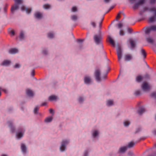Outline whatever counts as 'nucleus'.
I'll list each match as a JSON object with an SVG mask.
<instances>
[{"instance_id": "57", "label": "nucleus", "mask_w": 156, "mask_h": 156, "mask_svg": "<svg viewBox=\"0 0 156 156\" xmlns=\"http://www.w3.org/2000/svg\"><path fill=\"white\" fill-rule=\"evenodd\" d=\"M34 70H33L31 73V75L32 76H34Z\"/></svg>"}, {"instance_id": "45", "label": "nucleus", "mask_w": 156, "mask_h": 156, "mask_svg": "<svg viewBox=\"0 0 156 156\" xmlns=\"http://www.w3.org/2000/svg\"><path fill=\"white\" fill-rule=\"evenodd\" d=\"M122 13V12L120 11L119 13L118 14L116 17V20H118L117 19L119 18L120 17V14Z\"/></svg>"}, {"instance_id": "4", "label": "nucleus", "mask_w": 156, "mask_h": 156, "mask_svg": "<svg viewBox=\"0 0 156 156\" xmlns=\"http://www.w3.org/2000/svg\"><path fill=\"white\" fill-rule=\"evenodd\" d=\"M151 31H156V26L153 25L149 27H147L145 28V34H149Z\"/></svg>"}, {"instance_id": "60", "label": "nucleus", "mask_w": 156, "mask_h": 156, "mask_svg": "<svg viewBox=\"0 0 156 156\" xmlns=\"http://www.w3.org/2000/svg\"><path fill=\"white\" fill-rule=\"evenodd\" d=\"M77 41L78 42H82L83 41V40L81 39H78V40Z\"/></svg>"}, {"instance_id": "14", "label": "nucleus", "mask_w": 156, "mask_h": 156, "mask_svg": "<svg viewBox=\"0 0 156 156\" xmlns=\"http://www.w3.org/2000/svg\"><path fill=\"white\" fill-rule=\"evenodd\" d=\"M26 94L29 97H32L34 95L33 91L30 89H28L26 91Z\"/></svg>"}, {"instance_id": "2", "label": "nucleus", "mask_w": 156, "mask_h": 156, "mask_svg": "<svg viewBox=\"0 0 156 156\" xmlns=\"http://www.w3.org/2000/svg\"><path fill=\"white\" fill-rule=\"evenodd\" d=\"M93 38L94 42L97 44H101L102 43V37L100 34H96L94 35Z\"/></svg>"}, {"instance_id": "24", "label": "nucleus", "mask_w": 156, "mask_h": 156, "mask_svg": "<svg viewBox=\"0 0 156 156\" xmlns=\"http://www.w3.org/2000/svg\"><path fill=\"white\" fill-rule=\"evenodd\" d=\"M19 37L21 40L24 39V32L23 31H20Z\"/></svg>"}, {"instance_id": "18", "label": "nucleus", "mask_w": 156, "mask_h": 156, "mask_svg": "<svg viewBox=\"0 0 156 156\" xmlns=\"http://www.w3.org/2000/svg\"><path fill=\"white\" fill-rule=\"evenodd\" d=\"M21 148L22 151L23 153H26V152L27 147L24 144H21Z\"/></svg>"}, {"instance_id": "38", "label": "nucleus", "mask_w": 156, "mask_h": 156, "mask_svg": "<svg viewBox=\"0 0 156 156\" xmlns=\"http://www.w3.org/2000/svg\"><path fill=\"white\" fill-rule=\"evenodd\" d=\"M91 25L93 27L95 28L96 27V23L93 22V21H91L90 22V23Z\"/></svg>"}, {"instance_id": "5", "label": "nucleus", "mask_w": 156, "mask_h": 156, "mask_svg": "<svg viewBox=\"0 0 156 156\" xmlns=\"http://www.w3.org/2000/svg\"><path fill=\"white\" fill-rule=\"evenodd\" d=\"M69 140H63L60 148V150L62 151H64L66 149V145L69 143Z\"/></svg>"}, {"instance_id": "44", "label": "nucleus", "mask_w": 156, "mask_h": 156, "mask_svg": "<svg viewBox=\"0 0 156 156\" xmlns=\"http://www.w3.org/2000/svg\"><path fill=\"white\" fill-rule=\"evenodd\" d=\"M83 156H88V151L87 150H86L84 151Z\"/></svg>"}, {"instance_id": "32", "label": "nucleus", "mask_w": 156, "mask_h": 156, "mask_svg": "<svg viewBox=\"0 0 156 156\" xmlns=\"http://www.w3.org/2000/svg\"><path fill=\"white\" fill-rule=\"evenodd\" d=\"M39 107L38 106H36L34 109V112L35 114L37 113V111L38 110Z\"/></svg>"}, {"instance_id": "47", "label": "nucleus", "mask_w": 156, "mask_h": 156, "mask_svg": "<svg viewBox=\"0 0 156 156\" xmlns=\"http://www.w3.org/2000/svg\"><path fill=\"white\" fill-rule=\"evenodd\" d=\"M83 101V99L81 97H80L78 101L80 102H82Z\"/></svg>"}, {"instance_id": "1", "label": "nucleus", "mask_w": 156, "mask_h": 156, "mask_svg": "<svg viewBox=\"0 0 156 156\" xmlns=\"http://www.w3.org/2000/svg\"><path fill=\"white\" fill-rule=\"evenodd\" d=\"M148 10L149 11L151 12H154L155 16H152L150 17L149 19V21L150 22H152L156 21V9L154 8H152L150 9H148L147 8H144V10Z\"/></svg>"}, {"instance_id": "62", "label": "nucleus", "mask_w": 156, "mask_h": 156, "mask_svg": "<svg viewBox=\"0 0 156 156\" xmlns=\"http://www.w3.org/2000/svg\"><path fill=\"white\" fill-rule=\"evenodd\" d=\"M102 22H100L99 23V26L100 27L101 26V25Z\"/></svg>"}, {"instance_id": "53", "label": "nucleus", "mask_w": 156, "mask_h": 156, "mask_svg": "<svg viewBox=\"0 0 156 156\" xmlns=\"http://www.w3.org/2000/svg\"><path fill=\"white\" fill-rule=\"evenodd\" d=\"M128 32L129 33H131L132 32V30L130 28H128Z\"/></svg>"}, {"instance_id": "12", "label": "nucleus", "mask_w": 156, "mask_h": 156, "mask_svg": "<svg viewBox=\"0 0 156 156\" xmlns=\"http://www.w3.org/2000/svg\"><path fill=\"white\" fill-rule=\"evenodd\" d=\"M21 9L22 11H26L27 13L28 14L30 13L31 11V8H26L24 6H23L21 7Z\"/></svg>"}, {"instance_id": "19", "label": "nucleus", "mask_w": 156, "mask_h": 156, "mask_svg": "<svg viewBox=\"0 0 156 156\" xmlns=\"http://www.w3.org/2000/svg\"><path fill=\"white\" fill-rule=\"evenodd\" d=\"M127 149V147H120L119 149V152L120 153H123L125 152Z\"/></svg>"}, {"instance_id": "25", "label": "nucleus", "mask_w": 156, "mask_h": 156, "mask_svg": "<svg viewBox=\"0 0 156 156\" xmlns=\"http://www.w3.org/2000/svg\"><path fill=\"white\" fill-rule=\"evenodd\" d=\"M135 144V143L133 142H129L127 146V148H131L133 147Z\"/></svg>"}, {"instance_id": "59", "label": "nucleus", "mask_w": 156, "mask_h": 156, "mask_svg": "<svg viewBox=\"0 0 156 156\" xmlns=\"http://www.w3.org/2000/svg\"><path fill=\"white\" fill-rule=\"evenodd\" d=\"M153 133L154 135H156V131L154 130L153 132Z\"/></svg>"}, {"instance_id": "50", "label": "nucleus", "mask_w": 156, "mask_h": 156, "mask_svg": "<svg viewBox=\"0 0 156 156\" xmlns=\"http://www.w3.org/2000/svg\"><path fill=\"white\" fill-rule=\"evenodd\" d=\"M10 33L13 36L15 34V31L13 30H12L10 32Z\"/></svg>"}, {"instance_id": "13", "label": "nucleus", "mask_w": 156, "mask_h": 156, "mask_svg": "<svg viewBox=\"0 0 156 156\" xmlns=\"http://www.w3.org/2000/svg\"><path fill=\"white\" fill-rule=\"evenodd\" d=\"M132 59V55L130 54H127L125 56V60L127 61H129Z\"/></svg>"}, {"instance_id": "43", "label": "nucleus", "mask_w": 156, "mask_h": 156, "mask_svg": "<svg viewBox=\"0 0 156 156\" xmlns=\"http://www.w3.org/2000/svg\"><path fill=\"white\" fill-rule=\"evenodd\" d=\"M20 66H21L20 64L18 63H16L14 66V68H20Z\"/></svg>"}, {"instance_id": "49", "label": "nucleus", "mask_w": 156, "mask_h": 156, "mask_svg": "<svg viewBox=\"0 0 156 156\" xmlns=\"http://www.w3.org/2000/svg\"><path fill=\"white\" fill-rule=\"evenodd\" d=\"M122 23H119L118 24V27L119 28H120L122 27Z\"/></svg>"}, {"instance_id": "23", "label": "nucleus", "mask_w": 156, "mask_h": 156, "mask_svg": "<svg viewBox=\"0 0 156 156\" xmlns=\"http://www.w3.org/2000/svg\"><path fill=\"white\" fill-rule=\"evenodd\" d=\"M108 38L110 43L113 46H115V43L114 40L110 36L108 37Z\"/></svg>"}, {"instance_id": "64", "label": "nucleus", "mask_w": 156, "mask_h": 156, "mask_svg": "<svg viewBox=\"0 0 156 156\" xmlns=\"http://www.w3.org/2000/svg\"><path fill=\"white\" fill-rule=\"evenodd\" d=\"M2 156H7L5 154H3V155H2Z\"/></svg>"}, {"instance_id": "11", "label": "nucleus", "mask_w": 156, "mask_h": 156, "mask_svg": "<svg viewBox=\"0 0 156 156\" xmlns=\"http://www.w3.org/2000/svg\"><path fill=\"white\" fill-rule=\"evenodd\" d=\"M84 81L86 84H89L91 82V79L89 76H86L84 77Z\"/></svg>"}, {"instance_id": "56", "label": "nucleus", "mask_w": 156, "mask_h": 156, "mask_svg": "<svg viewBox=\"0 0 156 156\" xmlns=\"http://www.w3.org/2000/svg\"><path fill=\"white\" fill-rule=\"evenodd\" d=\"M155 0H151L150 3L151 4L154 3Z\"/></svg>"}, {"instance_id": "40", "label": "nucleus", "mask_w": 156, "mask_h": 156, "mask_svg": "<svg viewBox=\"0 0 156 156\" xmlns=\"http://www.w3.org/2000/svg\"><path fill=\"white\" fill-rule=\"evenodd\" d=\"M135 94L136 95H138L140 94V91L139 90L136 91L135 93Z\"/></svg>"}, {"instance_id": "42", "label": "nucleus", "mask_w": 156, "mask_h": 156, "mask_svg": "<svg viewBox=\"0 0 156 156\" xmlns=\"http://www.w3.org/2000/svg\"><path fill=\"white\" fill-rule=\"evenodd\" d=\"M124 124L125 126H128L130 124V122L129 121H125L124 122Z\"/></svg>"}, {"instance_id": "15", "label": "nucleus", "mask_w": 156, "mask_h": 156, "mask_svg": "<svg viewBox=\"0 0 156 156\" xmlns=\"http://www.w3.org/2000/svg\"><path fill=\"white\" fill-rule=\"evenodd\" d=\"M35 17L38 19H40L42 17V14L38 12H36L34 15Z\"/></svg>"}, {"instance_id": "46", "label": "nucleus", "mask_w": 156, "mask_h": 156, "mask_svg": "<svg viewBox=\"0 0 156 156\" xmlns=\"http://www.w3.org/2000/svg\"><path fill=\"white\" fill-rule=\"evenodd\" d=\"M7 5H6L3 9V12L4 13H5L7 11Z\"/></svg>"}, {"instance_id": "33", "label": "nucleus", "mask_w": 156, "mask_h": 156, "mask_svg": "<svg viewBox=\"0 0 156 156\" xmlns=\"http://www.w3.org/2000/svg\"><path fill=\"white\" fill-rule=\"evenodd\" d=\"M142 78L141 76H137L136 78V81L137 82H140L142 80Z\"/></svg>"}, {"instance_id": "27", "label": "nucleus", "mask_w": 156, "mask_h": 156, "mask_svg": "<svg viewBox=\"0 0 156 156\" xmlns=\"http://www.w3.org/2000/svg\"><path fill=\"white\" fill-rule=\"evenodd\" d=\"M141 52L142 55L143 56L144 58H145L146 57V53L145 50L143 49H142L141 50Z\"/></svg>"}, {"instance_id": "51", "label": "nucleus", "mask_w": 156, "mask_h": 156, "mask_svg": "<svg viewBox=\"0 0 156 156\" xmlns=\"http://www.w3.org/2000/svg\"><path fill=\"white\" fill-rule=\"evenodd\" d=\"M49 112L50 113H51L52 114H53L54 113V110L52 109H50Z\"/></svg>"}, {"instance_id": "8", "label": "nucleus", "mask_w": 156, "mask_h": 156, "mask_svg": "<svg viewBox=\"0 0 156 156\" xmlns=\"http://www.w3.org/2000/svg\"><path fill=\"white\" fill-rule=\"evenodd\" d=\"M116 51L117 52L118 61L120 62L122 56V51L121 48L119 47L117 48Z\"/></svg>"}, {"instance_id": "48", "label": "nucleus", "mask_w": 156, "mask_h": 156, "mask_svg": "<svg viewBox=\"0 0 156 156\" xmlns=\"http://www.w3.org/2000/svg\"><path fill=\"white\" fill-rule=\"evenodd\" d=\"M111 0H103V1L105 3H108L110 2Z\"/></svg>"}, {"instance_id": "9", "label": "nucleus", "mask_w": 156, "mask_h": 156, "mask_svg": "<svg viewBox=\"0 0 156 156\" xmlns=\"http://www.w3.org/2000/svg\"><path fill=\"white\" fill-rule=\"evenodd\" d=\"M144 2V0H140L136 3L133 6V8L134 9H137L138 6L141 5Z\"/></svg>"}, {"instance_id": "35", "label": "nucleus", "mask_w": 156, "mask_h": 156, "mask_svg": "<svg viewBox=\"0 0 156 156\" xmlns=\"http://www.w3.org/2000/svg\"><path fill=\"white\" fill-rule=\"evenodd\" d=\"M107 104L108 106L112 105L113 104V101L112 100H108L107 101Z\"/></svg>"}, {"instance_id": "55", "label": "nucleus", "mask_w": 156, "mask_h": 156, "mask_svg": "<svg viewBox=\"0 0 156 156\" xmlns=\"http://www.w3.org/2000/svg\"><path fill=\"white\" fill-rule=\"evenodd\" d=\"M43 53L44 54L46 55L47 53V51L46 50H44L43 51Z\"/></svg>"}, {"instance_id": "17", "label": "nucleus", "mask_w": 156, "mask_h": 156, "mask_svg": "<svg viewBox=\"0 0 156 156\" xmlns=\"http://www.w3.org/2000/svg\"><path fill=\"white\" fill-rule=\"evenodd\" d=\"M145 111V109L144 108L141 107L139 108L138 110V113L140 115H141L144 113Z\"/></svg>"}, {"instance_id": "16", "label": "nucleus", "mask_w": 156, "mask_h": 156, "mask_svg": "<svg viewBox=\"0 0 156 156\" xmlns=\"http://www.w3.org/2000/svg\"><path fill=\"white\" fill-rule=\"evenodd\" d=\"M11 63V61L9 60H5L2 63L1 65L5 66H9Z\"/></svg>"}, {"instance_id": "6", "label": "nucleus", "mask_w": 156, "mask_h": 156, "mask_svg": "<svg viewBox=\"0 0 156 156\" xmlns=\"http://www.w3.org/2000/svg\"><path fill=\"white\" fill-rule=\"evenodd\" d=\"M142 90L144 92H147L151 89V87L147 83H144L141 86Z\"/></svg>"}, {"instance_id": "37", "label": "nucleus", "mask_w": 156, "mask_h": 156, "mask_svg": "<svg viewBox=\"0 0 156 156\" xmlns=\"http://www.w3.org/2000/svg\"><path fill=\"white\" fill-rule=\"evenodd\" d=\"M77 11V8L76 6H73L72 8V12H75Z\"/></svg>"}, {"instance_id": "3", "label": "nucleus", "mask_w": 156, "mask_h": 156, "mask_svg": "<svg viewBox=\"0 0 156 156\" xmlns=\"http://www.w3.org/2000/svg\"><path fill=\"white\" fill-rule=\"evenodd\" d=\"M15 4L12 5L11 9V12L13 13L15 10L19 8V5L22 3V0H14Z\"/></svg>"}, {"instance_id": "52", "label": "nucleus", "mask_w": 156, "mask_h": 156, "mask_svg": "<svg viewBox=\"0 0 156 156\" xmlns=\"http://www.w3.org/2000/svg\"><path fill=\"white\" fill-rule=\"evenodd\" d=\"M1 90H2L5 93H6L7 92V90L5 89H3L2 88V89H1Z\"/></svg>"}, {"instance_id": "22", "label": "nucleus", "mask_w": 156, "mask_h": 156, "mask_svg": "<svg viewBox=\"0 0 156 156\" xmlns=\"http://www.w3.org/2000/svg\"><path fill=\"white\" fill-rule=\"evenodd\" d=\"M7 123L9 124V126L11 128V130L12 132H14L15 131V129L14 127L12 126V122H8Z\"/></svg>"}, {"instance_id": "7", "label": "nucleus", "mask_w": 156, "mask_h": 156, "mask_svg": "<svg viewBox=\"0 0 156 156\" xmlns=\"http://www.w3.org/2000/svg\"><path fill=\"white\" fill-rule=\"evenodd\" d=\"M94 75L95 78L98 82H100L101 81V78L100 77L101 72L99 69L96 70L94 73Z\"/></svg>"}, {"instance_id": "58", "label": "nucleus", "mask_w": 156, "mask_h": 156, "mask_svg": "<svg viewBox=\"0 0 156 156\" xmlns=\"http://www.w3.org/2000/svg\"><path fill=\"white\" fill-rule=\"evenodd\" d=\"M130 2H131V3H133L134 1H135V0H129ZM145 0H144V1Z\"/></svg>"}, {"instance_id": "41", "label": "nucleus", "mask_w": 156, "mask_h": 156, "mask_svg": "<svg viewBox=\"0 0 156 156\" xmlns=\"http://www.w3.org/2000/svg\"><path fill=\"white\" fill-rule=\"evenodd\" d=\"M151 96L152 97L156 98V92L152 93L151 94Z\"/></svg>"}, {"instance_id": "28", "label": "nucleus", "mask_w": 156, "mask_h": 156, "mask_svg": "<svg viewBox=\"0 0 156 156\" xmlns=\"http://www.w3.org/2000/svg\"><path fill=\"white\" fill-rule=\"evenodd\" d=\"M52 119V117H47L45 120V121L47 122H51Z\"/></svg>"}, {"instance_id": "54", "label": "nucleus", "mask_w": 156, "mask_h": 156, "mask_svg": "<svg viewBox=\"0 0 156 156\" xmlns=\"http://www.w3.org/2000/svg\"><path fill=\"white\" fill-rule=\"evenodd\" d=\"M128 154L129 156H132L133 154L131 152H129L128 153Z\"/></svg>"}, {"instance_id": "61", "label": "nucleus", "mask_w": 156, "mask_h": 156, "mask_svg": "<svg viewBox=\"0 0 156 156\" xmlns=\"http://www.w3.org/2000/svg\"><path fill=\"white\" fill-rule=\"evenodd\" d=\"M46 105V102H44L42 104V105Z\"/></svg>"}, {"instance_id": "10", "label": "nucleus", "mask_w": 156, "mask_h": 156, "mask_svg": "<svg viewBox=\"0 0 156 156\" xmlns=\"http://www.w3.org/2000/svg\"><path fill=\"white\" fill-rule=\"evenodd\" d=\"M8 52L10 54H14L18 53V50L16 48H12L9 49Z\"/></svg>"}, {"instance_id": "63", "label": "nucleus", "mask_w": 156, "mask_h": 156, "mask_svg": "<svg viewBox=\"0 0 156 156\" xmlns=\"http://www.w3.org/2000/svg\"><path fill=\"white\" fill-rule=\"evenodd\" d=\"M1 89H2V88L0 87V96H1Z\"/></svg>"}, {"instance_id": "26", "label": "nucleus", "mask_w": 156, "mask_h": 156, "mask_svg": "<svg viewBox=\"0 0 156 156\" xmlns=\"http://www.w3.org/2000/svg\"><path fill=\"white\" fill-rule=\"evenodd\" d=\"M146 40L147 42L149 43L152 44L153 42V40L151 37H148L147 38Z\"/></svg>"}, {"instance_id": "39", "label": "nucleus", "mask_w": 156, "mask_h": 156, "mask_svg": "<svg viewBox=\"0 0 156 156\" xmlns=\"http://www.w3.org/2000/svg\"><path fill=\"white\" fill-rule=\"evenodd\" d=\"M119 34L120 36H123L124 35V33L122 30H120L119 31Z\"/></svg>"}, {"instance_id": "20", "label": "nucleus", "mask_w": 156, "mask_h": 156, "mask_svg": "<svg viewBox=\"0 0 156 156\" xmlns=\"http://www.w3.org/2000/svg\"><path fill=\"white\" fill-rule=\"evenodd\" d=\"M129 41L130 42L131 48H134L135 46L134 41L131 39H129Z\"/></svg>"}, {"instance_id": "34", "label": "nucleus", "mask_w": 156, "mask_h": 156, "mask_svg": "<svg viewBox=\"0 0 156 156\" xmlns=\"http://www.w3.org/2000/svg\"><path fill=\"white\" fill-rule=\"evenodd\" d=\"M51 6L48 4H45L43 5V7L45 9H48L50 8Z\"/></svg>"}, {"instance_id": "31", "label": "nucleus", "mask_w": 156, "mask_h": 156, "mask_svg": "<svg viewBox=\"0 0 156 156\" xmlns=\"http://www.w3.org/2000/svg\"><path fill=\"white\" fill-rule=\"evenodd\" d=\"M48 36L50 38H52L54 37V34L50 32L48 33Z\"/></svg>"}, {"instance_id": "36", "label": "nucleus", "mask_w": 156, "mask_h": 156, "mask_svg": "<svg viewBox=\"0 0 156 156\" xmlns=\"http://www.w3.org/2000/svg\"><path fill=\"white\" fill-rule=\"evenodd\" d=\"M71 18L72 20L76 21L77 20V16L76 15H73L71 16Z\"/></svg>"}, {"instance_id": "21", "label": "nucleus", "mask_w": 156, "mask_h": 156, "mask_svg": "<svg viewBox=\"0 0 156 156\" xmlns=\"http://www.w3.org/2000/svg\"><path fill=\"white\" fill-rule=\"evenodd\" d=\"M57 99V97L54 95H51L48 98L49 100L50 101H56Z\"/></svg>"}, {"instance_id": "29", "label": "nucleus", "mask_w": 156, "mask_h": 156, "mask_svg": "<svg viewBox=\"0 0 156 156\" xmlns=\"http://www.w3.org/2000/svg\"><path fill=\"white\" fill-rule=\"evenodd\" d=\"M23 133L22 132H20L16 135V136L18 138H20L23 136Z\"/></svg>"}, {"instance_id": "30", "label": "nucleus", "mask_w": 156, "mask_h": 156, "mask_svg": "<svg viewBox=\"0 0 156 156\" xmlns=\"http://www.w3.org/2000/svg\"><path fill=\"white\" fill-rule=\"evenodd\" d=\"M98 132L96 130H95L94 131L93 133V136L94 137H95L98 135Z\"/></svg>"}]
</instances>
